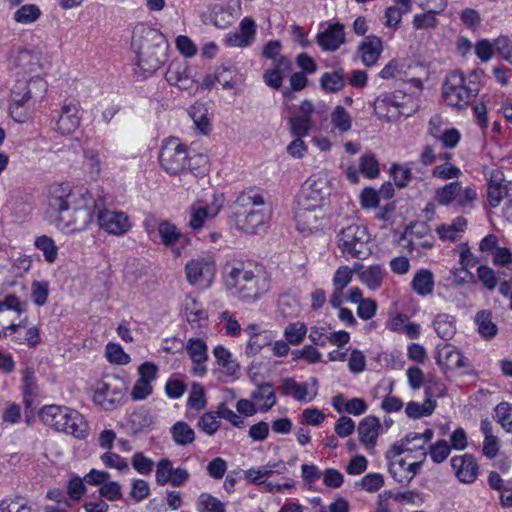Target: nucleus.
<instances>
[{
    "label": "nucleus",
    "instance_id": "nucleus-1",
    "mask_svg": "<svg viewBox=\"0 0 512 512\" xmlns=\"http://www.w3.org/2000/svg\"><path fill=\"white\" fill-rule=\"evenodd\" d=\"M47 205L58 213L54 221L57 230L68 235L86 230L96 210L92 194L86 189H74L68 182L48 187Z\"/></svg>",
    "mask_w": 512,
    "mask_h": 512
},
{
    "label": "nucleus",
    "instance_id": "nucleus-2",
    "mask_svg": "<svg viewBox=\"0 0 512 512\" xmlns=\"http://www.w3.org/2000/svg\"><path fill=\"white\" fill-rule=\"evenodd\" d=\"M132 47L137 54V65L143 78L153 75L166 61L168 46L165 36L146 24L135 26Z\"/></svg>",
    "mask_w": 512,
    "mask_h": 512
},
{
    "label": "nucleus",
    "instance_id": "nucleus-3",
    "mask_svg": "<svg viewBox=\"0 0 512 512\" xmlns=\"http://www.w3.org/2000/svg\"><path fill=\"white\" fill-rule=\"evenodd\" d=\"M271 215V206L263 194L255 190L242 192L232 206L235 227L245 234H256L268 224Z\"/></svg>",
    "mask_w": 512,
    "mask_h": 512
},
{
    "label": "nucleus",
    "instance_id": "nucleus-4",
    "mask_svg": "<svg viewBox=\"0 0 512 512\" xmlns=\"http://www.w3.org/2000/svg\"><path fill=\"white\" fill-rule=\"evenodd\" d=\"M228 268V284L242 300L255 301L269 290V280L262 265L253 261H234Z\"/></svg>",
    "mask_w": 512,
    "mask_h": 512
},
{
    "label": "nucleus",
    "instance_id": "nucleus-5",
    "mask_svg": "<svg viewBox=\"0 0 512 512\" xmlns=\"http://www.w3.org/2000/svg\"><path fill=\"white\" fill-rule=\"evenodd\" d=\"M41 421L55 431L78 439L88 436V423L77 410L62 405H45L39 412Z\"/></svg>",
    "mask_w": 512,
    "mask_h": 512
},
{
    "label": "nucleus",
    "instance_id": "nucleus-6",
    "mask_svg": "<svg viewBox=\"0 0 512 512\" xmlns=\"http://www.w3.org/2000/svg\"><path fill=\"white\" fill-rule=\"evenodd\" d=\"M478 92V83L467 80L465 75L457 70L450 72L442 84L444 102L458 110L467 108Z\"/></svg>",
    "mask_w": 512,
    "mask_h": 512
},
{
    "label": "nucleus",
    "instance_id": "nucleus-7",
    "mask_svg": "<svg viewBox=\"0 0 512 512\" xmlns=\"http://www.w3.org/2000/svg\"><path fill=\"white\" fill-rule=\"evenodd\" d=\"M332 182L325 171L310 175L302 184L296 203L306 209L321 210L329 201Z\"/></svg>",
    "mask_w": 512,
    "mask_h": 512
},
{
    "label": "nucleus",
    "instance_id": "nucleus-8",
    "mask_svg": "<svg viewBox=\"0 0 512 512\" xmlns=\"http://www.w3.org/2000/svg\"><path fill=\"white\" fill-rule=\"evenodd\" d=\"M337 244L346 257L365 258L371 252L370 234L365 226L358 224L343 228L337 235Z\"/></svg>",
    "mask_w": 512,
    "mask_h": 512
},
{
    "label": "nucleus",
    "instance_id": "nucleus-9",
    "mask_svg": "<svg viewBox=\"0 0 512 512\" xmlns=\"http://www.w3.org/2000/svg\"><path fill=\"white\" fill-rule=\"evenodd\" d=\"M187 150L184 144L178 138L171 137L164 141L159 161L161 167L171 175H177L183 172L187 166Z\"/></svg>",
    "mask_w": 512,
    "mask_h": 512
},
{
    "label": "nucleus",
    "instance_id": "nucleus-10",
    "mask_svg": "<svg viewBox=\"0 0 512 512\" xmlns=\"http://www.w3.org/2000/svg\"><path fill=\"white\" fill-rule=\"evenodd\" d=\"M406 96L400 92L382 93L374 100V112L378 119L386 122L398 120L401 116H409L405 112Z\"/></svg>",
    "mask_w": 512,
    "mask_h": 512
},
{
    "label": "nucleus",
    "instance_id": "nucleus-11",
    "mask_svg": "<svg viewBox=\"0 0 512 512\" xmlns=\"http://www.w3.org/2000/svg\"><path fill=\"white\" fill-rule=\"evenodd\" d=\"M385 457L388 461L390 474L399 483H409L422 465V460H413L412 457L396 452L391 447L386 452Z\"/></svg>",
    "mask_w": 512,
    "mask_h": 512
},
{
    "label": "nucleus",
    "instance_id": "nucleus-12",
    "mask_svg": "<svg viewBox=\"0 0 512 512\" xmlns=\"http://www.w3.org/2000/svg\"><path fill=\"white\" fill-rule=\"evenodd\" d=\"M185 273L189 284L209 287L216 275L214 258L202 255L189 260L185 265Z\"/></svg>",
    "mask_w": 512,
    "mask_h": 512
},
{
    "label": "nucleus",
    "instance_id": "nucleus-13",
    "mask_svg": "<svg viewBox=\"0 0 512 512\" xmlns=\"http://www.w3.org/2000/svg\"><path fill=\"white\" fill-rule=\"evenodd\" d=\"M434 431L427 428L422 433L410 432L402 439L391 445L396 452H400L408 457L418 460H424L427 452L425 446L433 439Z\"/></svg>",
    "mask_w": 512,
    "mask_h": 512
},
{
    "label": "nucleus",
    "instance_id": "nucleus-14",
    "mask_svg": "<svg viewBox=\"0 0 512 512\" xmlns=\"http://www.w3.org/2000/svg\"><path fill=\"white\" fill-rule=\"evenodd\" d=\"M47 91V82L39 75L31 77L28 81L19 80L11 92V101L35 106Z\"/></svg>",
    "mask_w": 512,
    "mask_h": 512
},
{
    "label": "nucleus",
    "instance_id": "nucleus-15",
    "mask_svg": "<svg viewBox=\"0 0 512 512\" xmlns=\"http://www.w3.org/2000/svg\"><path fill=\"white\" fill-rule=\"evenodd\" d=\"M197 68L187 61L175 59L167 67L166 81L181 90H192L196 84Z\"/></svg>",
    "mask_w": 512,
    "mask_h": 512
},
{
    "label": "nucleus",
    "instance_id": "nucleus-16",
    "mask_svg": "<svg viewBox=\"0 0 512 512\" xmlns=\"http://www.w3.org/2000/svg\"><path fill=\"white\" fill-rule=\"evenodd\" d=\"M97 222L100 229L114 236H123L131 229L130 219L123 211L99 209Z\"/></svg>",
    "mask_w": 512,
    "mask_h": 512
},
{
    "label": "nucleus",
    "instance_id": "nucleus-17",
    "mask_svg": "<svg viewBox=\"0 0 512 512\" xmlns=\"http://www.w3.org/2000/svg\"><path fill=\"white\" fill-rule=\"evenodd\" d=\"M450 466L455 478L465 485L474 483L480 474L479 463L470 453L453 456L450 459Z\"/></svg>",
    "mask_w": 512,
    "mask_h": 512
},
{
    "label": "nucleus",
    "instance_id": "nucleus-18",
    "mask_svg": "<svg viewBox=\"0 0 512 512\" xmlns=\"http://www.w3.org/2000/svg\"><path fill=\"white\" fill-rule=\"evenodd\" d=\"M281 393L293 397L300 403H309L318 394V381L311 377L306 382H297L294 378H285L280 386Z\"/></svg>",
    "mask_w": 512,
    "mask_h": 512
},
{
    "label": "nucleus",
    "instance_id": "nucleus-19",
    "mask_svg": "<svg viewBox=\"0 0 512 512\" xmlns=\"http://www.w3.org/2000/svg\"><path fill=\"white\" fill-rule=\"evenodd\" d=\"M123 397L124 393L119 385L100 380L95 385L92 399L103 410L110 411L122 403Z\"/></svg>",
    "mask_w": 512,
    "mask_h": 512
},
{
    "label": "nucleus",
    "instance_id": "nucleus-20",
    "mask_svg": "<svg viewBox=\"0 0 512 512\" xmlns=\"http://www.w3.org/2000/svg\"><path fill=\"white\" fill-rule=\"evenodd\" d=\"M190 478V473L184 467L174 468L172 462L163 458L158 461L155 471V481L160 486L170 484L174 487L184 485Z\"/></svg>",
    "mask_w": 512,
    "mask_h": 512
},
{
    "label": "nucleus",
    "instance_id": "nucleus-21",
    "mask_svg": "<svg viewBox=\"0 0 512 512\" xmlns=\"http://www.w3.org/2000/svg\"><path fill=\"white\" fill-rule=\"evenodd\" d=\"M224 202L223 194H214L210 203L206 205L194 204L190 210L189 226L194 230L201 229L206 220L213 219L218 215Z\"/></svg>",
    "mask_w": 512,
    "mask_h": 512
},
{
    "label": "nucleus",
    "instance_id": "nucleus-22",
    "mask_svg": "<svg viewBox=\"0 0 512 512\" xmlns=\"http://www.w3.org/2000/svg\"><path fill=\"white\" fill-rule=\"evenodd\" d=\"M257 26L250 17H244L237 29L228 32L225 36V44L233 48H246L255 42Z\"/></svg>",
    "mask_w": 512,
    "mask_h": 512
},
{
    "label": "nucleus",
    "instance_id": "nucleus-23",
    "mask_svg": "<svg viewBox=\"0 0 512 512\" xmlns=\"http://www.w3.org/2000/svg\"><path fill=\"white\" fill-rule=\"evenodd\" d=\"M158 234L161 238V243L171 248L176 256L187 255L186 246L189 243V239L174 224L169 221L160 222Z\"/></svg>",
    "mask_w": 512,
    "mask_h": 512
},
{
    "label": "nucleus",
    "instance_id": "nucleus-24",
    "mask_svg": "<svg viewBox=\"0 0 512 512\" xmlns=\"http://www.w3.org/2000/svg\"><path fill=\"white\" fill-rule=\"evenodd\" d=\"M512 197V181H507L501 171H493L487 187V199L492 208L498 207L502 201Z\"/></svg>",
    "mask_w": 512,
    "mask_h": 512
},
{
    "label": "nucleus",
    "instance_id": "nucleus-25",
    "mask_svg": "<svg viewBox=\"0 0 512 512\" xmlns=\"http://www.w3.org/2000/svg\"><path fill=\"white\" fill-rule=\"evenodd\" d=\"M186 350L193 362L191 373L197 377H204L207 374L206 362L208 360V347L201 338H190L186 343Z\"/></svg>",
    "mask_w": 512,
    "mask_h": 512
},
{
    "label": "nucleus",
    "instance_id": "nucleus-26",
    "mask_svg": "<svg viewBox=\"0 0 512 512\" xmlns=\"http://www.w3.org/2000/svg\"><path fill=\"white\" fill-rule=\"evenodd\" d=\"M436 363L445 375L449 372L469 367V360L460 350L451 345H445L438 349Z\"/></svg>",
    "mask_w": 512,
    "mask_h": 512
},
{
    "label": "nucleus",
    "instance_id": "nucleus-27",
    "mask_svg": "<svg viewBox=\"0 0 512 512\" xmlns=\"http://www.w3.org/2000/svg\"><path fill=\"white\" fill-rule=\"evenodd\" d=\"M359 442L364 446L366 451L373 452L378 437L382 433V424L376 416H366L363 418L357 428Z\"/></svg>",
    "mask_w": 512,
    "mask_h": 512
},
{
    "label": "nucleus",
    "instance_id": "nucleus-28",
    "mask_svg": "<svg viewBox=\"0 0 512 512\" xmlns=\"http://www.w3.org/2000/svg\"><path fill=\"white\" fill-rule=\"evenodd\" d=\"M442 118L440 116H434L429 121V134L446 149L455 148L460 140L461 133L457 128L451 127L442 129Z\"/></svg>",
    "mask_w": 512,
    "mask_h": 512
},
{
    "label": "nucleus",
    "instance_id": "nucleus-29",
    "mask_svg": "<svg viewBox=\"0 0 512 512\" xmlns=\"http://www.w3.org/2000/svg\"><path fill=\"white\" fill-rule=\"evenodd\" d=\"M80 125L79 105L76 102H65L56 122V130L61 135H69L77 130Z\"/></svg>",
    "mask_w": 512,
    "mask_h": 512
},
{
    "label": "nucleus",
    "instance_id": "nucleus-30",
    "mask_svg": "<svg viewBox=\"0 0 512 512\" xmlns=\"http://www.w3.org/2000/svg\"><path fill=\"white\" fill-rule=\"evenodd\" d=\"M320 212L321 210L306 209L296 203L294 219L297 230L304 235H309L317 231L322 224V215H320Z\"/></svg>",
    "mask_w": 512,
    "mask_h": 512
},
{
    "label": "nucleus",
    "instance_id": "nucleus-31",
    "mask_svg": "<svg viewBox=\"0 0 512 512\" xmlns=\"http://www.w3.org/2000/svg\"><path fill=\"white\" fill-rule=\"evenodd\" d=\"M382 51V40L375 35L365 37L357 48L359 58L367 67L377 63Z\"/></svg>",
    "mask_w": 512,
    "mask_h": 512
},
{
    "label": "nucleus",
    "instance_id": "nucleus-32",
    "mask_svg": "<svg viewBox=\"0 0 512 512\" xmlns=\"http://www.w3.org/2000/svg\"><path fill=\"white\" fill-rule=\"evenodd\" d=\"M344 41V26L339 23L329 24L317 35V43L324 51H335Z\"/></svg>",
    "mask_w": 512,
    "mask_h": 512
},
{
    "label": "nucleus",
    "instance_id": "nucleus-33",
    "mask_svg": "<svg viewBox=\"0 0 512 512\" xmlns=\"http://www.w3.org/2000/svg\"><path fill=\"white\" fill-rule=\"evenodd\" d=\"M213 355L217 364V372L226 378L235 379L239 372V364L233 358L232 353L222 345L213 349Z\"/></svg>",
    "mask_w": 512,
    "mask_h": 512
},
{
    "label": "nucleus",
    "instance_id": "nucleus-34",
    "mask_svg": "<svg viewBox=\"0 0 512 512\" xmlns=\"http://www.w3.org/2000/svg\"><path fill=\"white\" fill-rule=\"evenodd\" d=\"M360 282L369 290L380 289L387 277V270L382 264H373L362 267L358 274Z\"/></svg>",
    "mask_w": 512,
    "mask_h": 512
},
{
    "label": "nucleus",
    "instance_id": "nucleus-35",
    "mask_svg": "<svg viewBox=\"0 0 512 512\" xmlns=\"http://www.w3.org/2000/svg\"><path fill=\"white\" fill-rule=\"evenodd\" d=\"M281 470H285L282 462H269L263 466L247 469L244 472V479L254 485H264L273 474L280 473Z\"/></svg>",
    "mask_w": 512,
    "mask_h": 512
},
{
    "label": "nucleus",
    "instance_id": "nucleus-36",
    "mask_svg": "<svg viewBox=\"0 0 512 512\" xmlns=\"http://www.w3.org/2000/svg\"><path fill=\"white\" fill-rule=\"evenodd\" d=\"M250 397L258 412H268L276 404V395L269 383L259 385L251 392Z\"/></svg>",
    "mask_w": 512,
    "mask_h": 512
},
{
    "label": "nucleus",
    "instance_id": "nucleus-37",
    "mask_svg": "<svg viewBox=\"0 0 512 512\" xmlns=\"http://www.w3.org/2000/svg\"><path fill=\"white\" fill-rule=\"evenodd\" d=\"M184 311L191 326L200 328L207 324L208 314L193 296L189 295L185 298Z\"/></svg>",
    "mask_w": 512,
    "mask_h": 512
},
{
    "label": "nucleus",
    "instance_id": "nucleus-38",
    "mask_svg": "<svg viewBox=\"0 0 512 512\" xmlns=\"http://www.w3.org/2000/svg\"><path fill=\"white\" fill-rule=\"evenodd\" d=\"M467 220L458 216L450 224H442L436 228V233L442 241L455 242L459 240L467 228Z\"/></svg>",
    "mask_w": 512,
    "mask_h": 512
},
{
    "label": "nucleus",
    "instance_id": "nucleus-39",
    "mask_svg": "<svg viewBox=\"0 0 512 512\" xmlns=\"http://www.w3.org/2000/svg\"><path fill=\"white\" fill-rule=\"evenodd\" d=\"M292 68L289 59H280L272 68L266 69L263 73L264 83L273 89H279L282 86L284 74Z\"/></svg>",
    "mask_w": 512,
    "mask_h": 512
},
{
    "label": "nucleus",
    "instance_id": "nucleus-40",
    "mask_svg": "<svg viewBox=\"0 0 512 512\" xmlns=\"http://www.w3.org/2000/svg\"><path fill=\"white\" fill-rule=\"evenodd\" d=\"M434 275L428 269L418 270L412 278L411 288L419 296L431 295L434 291Z\"/></svg>",
    "mask_w": 512,
    "mask_h": 512
},
{
    "label": "nucleus",
    "instance_id": "nucleus-41",
    "mask_svg": "<svg viewBox=\"0 0 512 512\" xmlns=\"http://www.w3.org/2000/svg\"><path fill=\"white\" fill-rule=\"evenodd\" d=\"M433 327L440 338L450 340L457 331L456 318L447 313H439L433 320Z\"/></svg>",
    "mask_w": 512,
    "mask_h": 512
},
{
    "label": "nucleus",
    "instance_id": "nucleus-42",
    "mask_svg": "<svg viewBox=\"0 0 512 512\" xmlns=\"http://www.w3.org/2000/svg\"><path fill=\"white\" fill-rule=\"evenodd\" d=\"M380 390L387 392L380 404V407L384 412L394 413L400 411L403 408V401L400 398L391 395L393 390L392 383H389L387 386H384L382 383L377 384L373 389L374 397L377 396Z\"/></svg>",
    "mask_w": 512,
    "mask_h": 512
},
{
    "label": "nucleus",
    "instance_id": "nucleus-43",
    "mask_svg": "<svg viewBox=\"0 0 512 512\" xmlns=\"http://www.w3.org/2000/svg\"><path fill=\"white\" fill-rule=\"evenodd\" d=\"M437 407L435 399L425 398L423 403L410 401L406 404L405 414L408 418L419 419L433 414Z\"/></svg>",
    "mask_w": 512,
    "mask_h": 512
},
{
    "label": "nucleus",
    "instance_id": "nucleus-44",
    "mask_svg": "<svg viewBox=\"0 0 512 512\" xmlns=\"http://www.w3.org/2000/svg\"><path fill=\"white\" fill-rule=\"evenodd\" d=\"M170 433L173 441L178 446H187L195 441L194 429L184 421H177L170 428Z\"/></svg>",
    "mask_w": 512,
    "mask_h": 512
},
{
    "label": "nucleus",
    "instance_id": "nucleus-45",
    "mask_svg": "<svg viewBox=\"0 0 512 512\" xmlns=\"http://www.w3.org/2000/svg\"><path fill=\"white\" fill-rule=\"evenodd\" d=\"M475 323L479 334L486 340L493 339L498 332L497 325L492 321V313L481 310L475 315Z\"/></svg>",
    "mask_w": 512,
    "mask_h": 512
},
{
    "label": "nucleus",
    "instance_id": "nucleus-46",
    "mask_svg": "<svg viewBox=\"0 0 512 512\" xmlns=\"http://www.w3.org/2000/svg\"><path fill=\"white\" fill-rule=\"evenodd\" d=\"M193 123L202 134H207L210 131V118L208 116L207 108L201 104L196 103L189 108L188 111Z\"/></svg>",
    "mask_w": 512,
    "mask_h": 512
},
{
    "label": "nucleus",
    "instance_id": "nucleus-47",
    "mask_svg": "<svg viewBox=\"0 0 512 512\" xmlns=\"http://www.w3.org/2000/svg\"><path fill=\"white\" fill-rule=\"evenodd\" d=\"M457 251L459 254V263L461 265L460 269L453 270V275H457V273H464L466 276L472 278L473 275L469 271L471 267H473L477 263V258L471 253L470 247L467 243H461L457 246Z\"/></svg>",
    "mask_w": 512,
    "mask_h": 512
},
{
    "label": "nucleus",
    "instance_id": "nucleus-48",
    "mask_svg": "<svg viewBox=\"0 0 512 512\" xmlns=\"http://www.w3.org/2000/svg\"><path fill=\"white\" fill-rule=\"evenodd\" d=\"M105 357L107 361L115 365H128L131 362V357L127 354L123 347L115 342H108L105 346Z\"/></svg>",
    "mask_w": 512,
    "mask_h": 512
},
{
    "label": "nucleus",
    "instance_id": "nucleus-49",
    "mask_svg": "<svg viewBox=\"0 0 512 512\" xmlns=\"http://www.w3.org/2000/svg\"><path fill=\"white\" fill-rule=\"evenodd\" d=\"M198 512H226V505L209 493H201L196 502Z\"/></svg>",
    "mask_w": 512,
    "mask_h": 512
},
{
    "label": "nucleus",
    "instance_id": "nucleus-50",
    "mask_svg": "<svg viewBox=\"0 0 512 512\" xmlns=\"http://www.w3.org/2000/svg\"><path fill=\"white\" fill-rule=\"evenodd\" d=\"M331 124L340 133H346L352 127V117L343 106L338 105L331 113Z\"/></svg>",
    "mask_w": 512,
    "mask_h": 512
},
{
    "label": "nucleus",
    "instance_id": "nucleus-51",
    "mask_svg": "<svg viewBox=\"0 0 512 512\" xmlns=\"http://www.w3.org/2000/svg\"><path fill=\"white\" fill-rule=\"evenodd\" d=\"M307 326L305 323L296 321L289 323L283 332L285 340L291 345H299L305 339Z\"/></svg>",
    "mask_w": 512,
    "mask_h": 512
},
{
    "label": "nucleus",
    "instance_id": "nucleus-52",
    "mask_svg": "<svg viewBox=\"0 0 512 512\" xmlns=\"http://www.w3.org/2000/svg\"><path fill=\"white\" fill-rule=\"evenodd\" d=\"M15 65L20 67L25 73H36L41 69L39 58L28 50L17 51Z\"/></svg>",
    "mask_w": 512,
    "mask_h": 512
},
{
    "label": "nucleus",
    "instance_id": "nucleus-53",
    "mask_svg": "<svg viewBox=\"0 0 512 512\" xmlns=\"http://www.w3.org/2000/svg\"><path fill=\"white\" fill-rule=\"evenodd\" d=\"M197 426L208 436H213L220 428V420L216 411H209L203 413L197 422Z\"/></svg>",
    "mask_w": 512,
    "mask_h": 512
},
{
    "label": "nucleus",
    "instance_id": "nucleus-54",
    "mask_svg": "<svg viewBox=\"0 0 512 512\" xmlns=\"http://www.w3.org/2000/svg\"><path fill=\"white\" fill-rule=\"evenodd\" d=\"M459 190V182L454 181L443 187L438 188L435 191V200L440 205H450L453 202H457V193Z\"/></svg>",
    "mask_w": 512,
    "mask_h": 512
},
{
    "label": "nucleus",
    "instance_id": "nucleus-55",
    "mask_svg": "<svg viewBox=\"0 0 512 512\" xmlns=\"http://www.w3.org/2000/svg\"><path fill=\"white\" fill-rule=\"evenodd\" d=\"M41 15L40 8L35 4H25L17 9L13 19L20 24H30L35 22Z\"/></svg>",
    "mask_w": 512,
    "mask_h": 512
},
{
    "label": "nucleus",
    "instance_id": "nucleus-56",
    "mask_svg": "<svg viewBox=\"0 0 512 512\" xmlns=\"http://www.w3.org/2000/svg\"><path fill=\"white\" fill-rule=\"evenodd\" d=\"M35 246L43 253L44 259L48 263H53L57 259L58 248L52 238L46 235L37 237L35 240Z\"/></svg>",
    "mask_w": 512,
    "mask_h": 512
},
{
    "label": "nucleus",
    "instance_id": "nucleus-57",
    "mask_svg": "<svg viewBox=\"0 0 512 512\" xmlns=\"http://www.w3.org/2000/svg\"><path fill=\"white\" fill-rule=\"evenodd\" d=\"M320 83L326 92H337L344 86L343 73L340 71L326 72L322 75Z\"/></svg>",
    "mask_w": 512,
    "mask_h": 512
},
{
    "label": "nucleus",
    "instance_id": "nucleus-58",
    "mask_svg": "<svg viewBox=\"0 0 512 512\" xmlns=\"http://www.w3.org/2000/svg\"><path fill=\"white\" fill-rule=\"evenodd\" d=\"M360 172L367 178H376L379 173V163L376 157L371 153L363 154L359 159Z\"/></svg>",
    "mask_w": 512,
    "mask_h": 512
},
{
    "label": "nucleus",
    "instance_id": "nucleus-59",
    "mask_svg": "<svg viewBox=\"0 0 512 512\" xmlns=\"http://www.w3.org/2000/svg\"><path fill=\"white\" fill-rule=\"evenodd\" d=\"M461 174V169L450 162H444L443 164L436 165L432 170V176L441 180L457 179Z\"/></svg>",
    "mask_w": 512,
    "mask_h": 512
},
{
    "label": "nucleus",
    "instance_id": "nucleus-60",
    "mask_svg": "<svg viewBox=\"0 0 512 512\" xmlns=\"http://www.w3.org/2000/svg\"><path fill=\"white\" fill-rule=\"evenodd\" d=\"M291 133L295 137H305L313 126L312 118L298 115L290 119Z\"/></svg>",
    "mask_w": 512,
    "mask_h": 512
},
{
    "label": "nucleus",
    "instance_id": "nucleus-61",
    "mask_svg": "<svg viewBox=\"0 0 512 512\" xmlns=\"http://www.w3.org/2000/svg\"><path fill=\"white\" fill-rule=\"evenodd\" d=\"M495 418L497 422L507 432H512V404L501 402L495 408Z\"/></svg>",
    "mask_w": 512,
    "mask_h": 512
},
{
    "label": "nucleus",
    "instance_id": "nucleus-62",
    "mask_svg": "<svg viewBox=\"0 0 512 512\" xmlns=\"http://www.w3.org/2000/svg\"><path fill=\"white\" fill-rule=\"evenodd\" d=\"M390 173L395 184L400 187H406L412 178L411 168L408 164H392Z\"/></svg>",
    "mask_w": 512,
    "mask_h": 512
},
{
    "label": "nucleus",
    "instance_id": "nucleus-63",
    "mask_svg": "<svg viewBox=\"0 0 512 512\" xmlns=\"http://www.w3.org/2000/svg\"><path fill=\"white\" fill-rule=\"evenodd\" d=\"M50 285L47 281H33L31 284V299L37 306H43L48 299Z\"/></svg>",
    "mask_w": 512,
    "mask_h": 512
},
{
    "label": "nucleus",
    "instance_id": "nucleus-64",
    "mask_svg": "<svg viewBox=\"0 0 512 512\" xmlns=\"http://www.w3.org/2000/svg\"><path fill=\"white\" fill-rule=\"evenodd\" d=\"M450 452L449 443L441 439L430 445L428 454L434 463L440 464L448 458Z\"/></svg>",
    "mask_w": 512,
    "mask_h": 512
}]
</instances>
